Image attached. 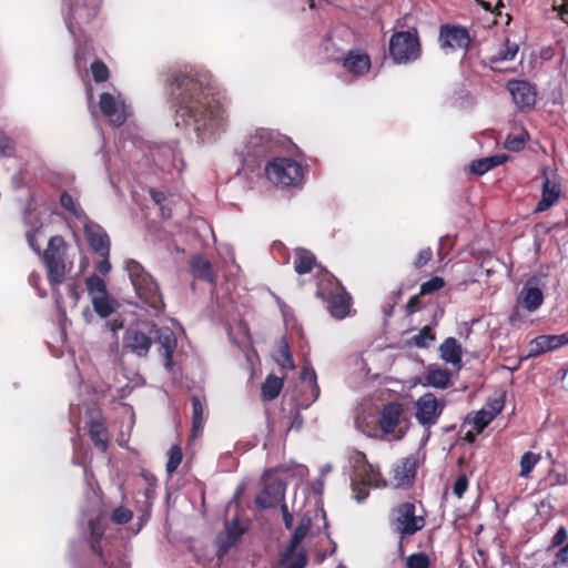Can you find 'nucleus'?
Instances as JSON below:
<instances>
[{"label": "nucleus", "instance_id": "nucleus-1", "mask_svg": "<svg viewBox=\"0 0 568 568\" xmlns=\"http://www.w3.org/2000/svg\"><path fill=\"white\" fill-rule=\"evenodd\" d=\"M169 101L175 125L192 129L201 142L226 123V110L209 72L195 69L173 72L169 79Z\"/></svg>", "mask_w": 568, "mask_h": 568}, {"label": "nucleus", "instance_id": "nucleus-2", "mask_svg": "<svg viewBox=\"0 0 568 568\" xmlns=\"http://www.w3.org/2000/svg\"><path fill=\"white\" fill-rule=\"evenodd\" d=\"M285 493V481L276 477L266 478L254 497V505L258 511L276 509L280 506L284 527L291 532H324L328 529L326 513L322 507L307 501L297 505L296 500L288 507Z\"/></svg>", "mask_w": 568, "mask_h": 568}, {"label": "nucleus", "instance_id": "nucleus-3", "mask_svg": "<svg viewBox=\"0 0 568 568\" xmlns=\"http://www.w3.org/2000/svg\"><path fill=\"white\" fill-rule=\"evenodd\" d=\"M88 544L94 556L90 568H130L125 542L118 535H89Z\"/></svg>", "mask_w": 568, "mask_h": 568}, {"label": "nucleus", "instance_id": "nucleus-4", "mask_svg": "<svg viewBox=\"0 0 568 568\" xmlns=\"http://www.w3.org/2000/svg\"><path fill=\"white\" fill-rule=\"evenodd\" d=\"M125 270L139 300L155 314L163 312L165 304L154 277L135 260H128Z\"/></svg>", "mask_w": 568, "mask_h": 568}, {"label": "nucleus", "instance_id": "nucleus-5", "mask_svg": "<svg viewBox=\"0 0 568 568\" xmlns=\"http://www.w3.org/2000/svg\"><path fill=\"white\" fill-rule=\"evenodd\" d=\"M323 281H326L329 290L328 292L320 287L316 296L327 303V311L336 320H344L351 314L352 296L342 285V283L331 273L323 274Z\"/></svg>", "mask_w": 568, "mask_h": 568}, {"label": "nucleus", "instance_id": "nucleus-6", "mask_svg": "<svg viewBox=\"0 0 568 568\" xmlns=\"http://www.w3.org/2000/svg\"><path fill=\"white\" fill-rule=\"evenodd\" d=\"M68 244L61 235L51 236L47 248L40 254L47 268L48 282L52 288L58 287L65 277V254Z\"/></svg>", "mask_w": 568, "mask_h": 568}, {"label": "nucleus", "instance_id": "nucleus-7", "mask_svg": "<svg viewBox=\"0 0 568 568\" xmlns=\"http://www.w3.org/2000/svg\"><path fill=\"white\" fill-rule=\"evenodd\" d=\"M425 517L422 504L405 501L393 508L390 525L396 532H417L425 527Z\"/></svg>", "mask_w": 568, "mask_h": 568}, {"label": "nucleus", "instance_id": "nucleus-8", "mask_svg": "<svg viewBox=\"0 0 568 568\" xmlns=\"http://www.w3.org/2000/svg\"><path fill=\"white\" fill-rule=\"evenodd\" d=\"M389 54L398 64L418 60L422 55V45L417 30L396 31L389 39Z\"/></svg>", "mask_w": 568, "mask_h": 568}, {"label": "nucleus", "instance_id": "nucleus-9", "mask_svg": "<svg viewBox=\"0 0 568 568\" xmlns=\"http://www.w3.org/2000/svg\"><path fill=\"white\" fill-rule=\"evenodd\" d=\"M266 178L276 185L292 186L303 179L300 163L288 158H275L265 166Z\"/></svg>", "mask_w": 568, "mask_h": 568}, {"label": "nucleus", "instance_id": "nucleus-10", "mask_svg": "<svg viewBox=\"0 0 568 568\" xmlns=\"http://www.w3.org/2000/svg\"><path fill=\"white\" fill-rule=\"evenodd\" d=\"M245 485L236 487L233 497L227 503L224 514V532H248L250 518L247 510L242 507L241 498L244 494Z\"/></svg>", "mask_w": 568, "mask_h": 568}, {"label": "nucleus", "instance_id": "nucleus-11", "mask_svg": "<svg viewBox=\"0 0 568 568\" xmlns=\"http://www.w3.org/2000/svg\"><path fill=\"white\" fill-rule=\"evenodd\" d=\"M541 175V197L535 207L536 213L545 212L554 206L561 195L560 176L556 169L544 165L540 170Z\"/></svg>", "mask_w": 568, "mask_h": 568}, {"label": "nucleus", "instance_id": "nucleus-12", "mask_svg": "<svg viewBox=\"0 0 568 568\" xmlns=\"http://www.w3.org/2000/svg\"><path fill=\"white\" fill-rule=\"evenodd\" d=\"M445 406V400H438L433 393H425L415 402V418L428 429L437 424Z\"/></svg>", "mask_w": 568, "mask_h": 568}, {"label": "nucleus", "instance_id": "nucleus-13", "mask_svg": "<svg viewBox=\"0 0 568 568\" xmlns=\"http://www.w3.org/2000/svg\"><path fill=\"white\" fill-rule=\"evenodd\" d=\"M439 48L446 53L457 50L467 51L470 44V36L467 28L457 24H443L438 36Z\"/></svg>", "mask_w": 568, "mask_h": 568}, {"label": "nucleus", "instance_id": "nucleus-14", "mask_svg": "<svg viewBox=\"0 0 568 568\" xmlns=\"http://www.w3.org/2000/svg\"><path fill=\"white\" fill-rule=\"evenodd\" d=\"M353 473L354 477L361 481L369 485L373 488H387L388 481L382 476L381 471L368 463L366 455L362 452H356L353 457Z\"/></svg>", "mask_w": 568, "mask_h": 568}, {"label": "nucleus", "instance_id": "nucleus-15", "mask_svg": "<svg viewBox=\"0 0 568 568\" xmlns=\"http://www.w3.org/2000/svg\"><path fill=\"white\" fill-rule=\"evenodd\" d=\"M418 466V458L416 455H409L400 459L393 467V477L388 485L395 489H408L413 487Z\"/></svg>", "mask_w": 568, "mask_h": 568}, {"label": "nucleus", "instance_id": "nucleus-16", "mask_svg": "<svg viewBox=\"0 0 568 568\" xmlns=\"http://www.w3.org/2000/svg\"><path fill=\"white\" fill-rule=\"evenodd\" d=\"M109 511L101 500L90 501L81 509L80 521L89 532H104L109 528Z\"/></svg>", "mask_w": 568, "mask_h": 568}, {"label": "nucleus", "instance_id": "nucleus-17", "mask_svg": "<svg viewBox=\"0 0 568 568\" xmlns=\"http://www.w3.org/2000/svg\"><path fill=\"white\" fill-rule=\"evenodd\" d=\"M306 535H292L290 544L281 552L278 564L282 568H305L307 551L302 541Z\"/></svg>", "mask_w": 568, "mask_h": 568}, {"label": "nucleus", "instance_id": "nucleus-18", "mask_svg": "<svg viewBox=\"0 0 568 568\" xmlns=\"http://www.w3.org/2000/svg\"><path fill=\"white\" fill-rule=\"evenodd\" d=\"M513 101L520 111L531 110L536 104V88L525 80H509L506 84Z\"/></svg>", "mask_w": 568, "mask_h": 568}, {"label": "nucleus", "instance_id": "nucleus-19", "mask_svg": "<svg viewBox=\"0 0 568 568\" xmlns=\"http://www.w3.org/2000/svg\"><path fill=\"white\" fill-rule=\"evenodd\" d=\"M83 231L90 248L98 255H110V237L105 230L98 223L88 220Z\"/></svg>", "mask_w": 568, "mask_h": 568}, {"label": "nucleus", "instance_id": "nucleus-20", "mask_svg": "<svg viewBox=\"0 0 568 568\" xmlns=\"http://www.w3.org/2000/svg\"><path fill=\"white\" fill-rule=\"evenodd\" d=\"M276 145L275 134L270 129H256L246 144L247 152L254 156H265Z\"/></svg>", "mask_w": 568, "mask_h": 568}, {"label": "nucleus", "instance_id": "nucleus-21", "mask_svg": "<svg viewBox=\"0 0 568 568\" xmlns=\"http://www.w3.org/2000/svg\"><path fill=\"white\" fill-rule=\"evenodd\" d=\"M89 436L94 446L105 453L109 447V432L105 426L102 412L100 409H92L90 412V420L88 422Z\"/></svg>", "mask_w": 568, "mask_h": 568}, {"label": "nucleus", "instance_id": "nucleus-22", "mask_svg": "<svg viewBox=\"0 0 568 568\" xmlns=\"http://www.w3.org/2000/svg\"><path fill=\"white\" fill-rule=\"evenodd\" d=\"M124 347L139 357H145L153 344V337L136 329L128 328L123 336Z\"/></svg>", "mask_w": 568, "mask_h": 568}, {"label": "nucleus", "instance_id": "nucleus-23", "mask_svg": "<svg viewBox=\"0 0 568 568\" xmlns=\"http://www.w3.org/2000/svg\"><path fill=\"white\" fill-rule=\"evenodd\" d=\"M154 333L155 341L160 346V352H162L164 357V366L168 371H171L173 368V355L178 346L176 336L174 332L166 326L154 329Z\"/></svg>", "mask_w": 568, "mask_h": 568}, {"label": "nucleus", "instance_id": "nucleus-24", "mask_svg": "<svg viewBox=\"0 0 568 568\" xmlns=\"http://www.w3.org/2000/svg\"><path fill=\"white\" fill-rule=\"evenodd\" d=\"M539 278L531 276L524 285L518 302L529 312L537 311L544 303V293L538 287Z\"/></svg>", "mask_w": 568, "mask_h": 568}, {"label": "nucleus", "instance_id": "nucleus-25", "mask_svg": "<svg viewBox=\"0 0 568 568\" xmlns=\"http://www.w3.org/2000/svg\"><path fill=\"white\" fill-rule=\"evenodd\" d=\"M403 414L404 407L398 402H390L384 405L378 417V425L382 432L385 435L393 434L399 425Z\"/></svg>", "mask_w": 568, "mask_h": 568}, {"label": "nucleus", "instance_id": "nucleus-26", "mask_svg": "<svg viewBox=\"0 0 568 568\" xmlns=\"http://www.w3.org/2000/svg\"><path fill=\"white\" fill-rule=\"evenodd\" d=\"M342 65L353 75L361 77L371 70V58L358 49L349 50L344 57Z\"/></svg>", "mask_w": 568, "mask_h": 568}, {"label": "nucleus", "instance_id": "nucleus-27", "mask_svg": "<svg viewBox=\"0 0 568 568\" xmlns=\"http://www.w3.org/2000/svg\"><path fill=\"white\" fill-rule=\"evenodd\" d=\"M452 377L453 374L449 369L429 365L426 368V373L420 384L424 387L432 386L434 388L446 389L453 385Z\"/></svg>", "mask_w": 568, "mask_h": 568}, {"label": "nucleus", "instance_id": "nucleus-28", "mask_svg": "<svg viewBox=\"0 0 568 568\" xmlns=\"http://www.w3.org/2000/svg\"><path fill=\"white\" fill-rule=\"evenodd\" d=\"M190 271L194 278L205 281L213 286L216 284L215 272L211 262L201 254L192 256L190 261Z\"/></svg>", "mask_w": 568, "mask_h": 568}, {"label": "nucleus", "instance_id": "nucleus-29", "mask_svg": "<svg viewBox=\"0 0 568 568\" xmlns=\"http://www.w3.org/2000/svg\"><path fill=\"white\" fill-rule=\"evenodd\" d=\"M440 357L446 363L452 364L457 369L463 366L462 357L463 351L462 345L455 337H447L439 346Z\"/></svg>", "mask_w": 568, "mask_h": 568}, {"label": "nucleus", "instance_id": "nucleus-30", "mask_svg": "<svg viewBox=\"0 0 568 568\" xmlns=\"http://www.w3.org/2000/svg\"><path fill=\"white\" fill-rule=\"evenodd\" d=\"M300 379L305 383L308 395L305 398V407H308L320 396V386L317 384L316 372L311 365H305L300 374Z\"/></svg>", "mask_w": 568, "mask_h": 568}, {"label": "nucleus", "instance_id": "nucleus-31", "mask_svg": "<svg viewBox=\"0 0 568 568\" xmlns=\"http://www.w3.org/2000/svg\"><path fill=\"white\" fill-rule=\"evenodd\" d=\"M99 108L104 116L112 119L118 125H122L124 123L125 118L118 112L116 100L111 93H101Z\"/></svg>", "mask_w": 568, "mask_h": 568}, {"label": "nucleus", "instance_id": "nucleus-32", "mask_svg": "<svg viewBox=\"0 0 568 568\" xmlns=\"http://www.w3.org/2000/svg\"><path fill=\"white\" fill-rule=\"evenodd\" d=\"M518 44L511 42L508 38L505 39L504 43L499 47L495 54L489 57V63L491 69L497 70V64L504 61H511L518 53Z\"/></svg>", "mask_w": 568, "mask_h": 568}, {"label": "nucleus", "instance_id": "nucleus-33", "mask_svg": "<svg viewBox=\"0 0 568 568\" xmlns=\"http://www.w3.org/2000/svg\"><path fill=\"white\" fill-rule=\"evenodd\" d=\"M316 265V256L308 250L298 248L295 252L294 270L297 274L310 273Z\"/></svg>", "mask_w": 568, "mask_h": 568}, {"label": "nucleus", "instance_id": "nucleus-34", "mask_svg": "<svg viewBox=\"0 0 568 568\" xmlns=\"http://www.w3.org/2000/svg\"><path fill=\"white\" fill-rule=\"evenodd\" d=\"M506 160V155H493L474 160L470 163V172L475 175H483L491 169L503 164Z\"/></svg>", "mask_w": 568, "mask_h": 568}, {"label": "nucleus", "instance_id": "nucleus-35", "mask_svg": "<svg viewBox=\"0 0 568 568\" xmlns=\"http://www.w3.org/2000/svg\"><path fill=\"white\" fill-rule=\"evenodd\" d=\"M556 351L552 335H539L530 341L528 357H537L544 353Z\"/></svg>", "mask_w": 568, "mask_h": 568}, {"label": "nucleus", "instance_id": "nucleus-36", "mask_svg": "<svg viewBox=\"0 0 568 568\" xmlns=\"http://www.w3.org/2000/svg\"><path fill=\"white\" fill-rule=\"evenodd\" d=\"M109 524L124 526L134 518L133 510L125 504H121L109 511Z\"/></svg>", "mask_w": 568, "mask_h": 568}, {"label": "nucleus", "instance_id": "nucleus-37", "mask_svg": "<svg viewBox=\"0 0 568 568\" xmlns=\"http://www.w3.org/2000/svg\"><path fill=\"white\" fill-rule=\"evenodd\" d=\"M283 388V379L275 376L268 375L265 382L262 384V397L265 400L275 399Z\"/></svg>", "mask_w": 568, "mask_h": 568}, {"label": "nucleus", "instance_id": "nucleus-38", "mask_svg": "<svg viewBox=\"0 0 568 568\" xmlns=\"http://www.w3.org/2000/svg\"><path fill=\"white\" fill-rule=\"evenodd\" d=\"M192 403V435L195 437L202 432L204 425V407L201 399L196 395L191 396Z\"/></svg>", "mask_w": 568, "mask_h": 568}, {"label": "nucleus", "instance_id": "nucleus-39", "mask_svg": "<svg viewBox=\"0 0 568 568\" xmlns=\"http://www.w3.org/2000/svg\"><path fill=\"white\" fill-rule=\"evenodd\" d=\"M241 536L242 535H217L214 544L219 560H222L229 550L237 544Z\"/></svg>", "mask_w": 568, "mask_h": 568}, {"label": "nucleus", "instance_id": "nucleus-40", "mask_svg": "<svg viewBox=\"0 0 568 568\" xmlns=\"http://www.w3.org/2000/svg\"><path fill=\"white\" fill-rule=\"evenodd\" d=\"M92 305L94 312L103 318L110 316L113 312V306L108 297V293L92 296Z\"/></svg>", "mask_w": 568, "mask_h": 568}, {"label": "nucleus", "instance_id": "nucleus-41", "mask_svg": "<svg viewBox=\"0 0 568 568\" xmlns=\"http://www.w3.org/2000/svg\"><path fill=\"white\" fill-rule=\"evenodd\" d=\"M539 460H540L539 454H535L532 452H526L520 458L519 476L525 477V478L529 477V474L532 471V469L535 468V466L538 464Z\"/></svg>", "mask_w": 568, "mask_h": 568}, {"label": "nucleus", "instance_id": "nucleus-42", "mask_svg": "<svg viewBox=\"0 0 568 568\" xmlns=\"http://www.w3.org/2000/svg\"><path fill=\"white\" fill-rule=\"evenodd\" d=\"M276 361L284 369L295 368L290 346L285 339H283L278 346Z\"/></svg>", "mask_w": 568, "mask_h": 568}, {"label": "nucleus", "instance_id": "nucleus-43", "mask_svg": "<svg viewBox=\"0 0 568 568\" xmlns=\"http://www.w3.org/2000/svg\"><path fill=\"white\" fill-rule=\"evenodd\" d=\"M436 335L430 326H424L418 334L412 337V343L419 348L428 347L435 341Z\"/></svg>", "mask_w": 568, "mask_h": 568}, {"label": "nucleus", "instance_id": "nucleus-44", "mask_svg": "<svg viewBox=\"0 0 568 568\" xmlns=\"http://www.w3.org/2000/svg\"><path fill=\"white\" fill-rule=\"evenodd\" d=\"M93 80L97 83H102L109 80L110 70L108 65L101 60H94L90 67Z\"/></svg>", "mask_w": 568, "mask_h": 568}, {"label": "nucleus", "instance_id": "nucleus-45", "mask_svg": "<svg viewBox=\"0 0 568 568\" xmlns=\"http://www.w3.org/2000/svg\"><path fill=\"white\" fill-rule=\"evenodd\" d=\"M169 459L166 463V471L168 474L172 475L176 469L179 468L180 464L182 463L183 454L182 449L178 445H173L169 450Z\"/></svg>", "mask_w": 568, "mask_h": 568}, {"label": "nucleus", "instance_id": "nucleus-46", "mask_svg": "<svg viewBox=\"0 0 568 568\" xmlns=\"http://www.w3.org/2000/svg\"><path fill=\"white\" fill-rule=\"evenodd\" d=\"M85 284H87V290H88L89 294L92 296L103 295V294L108 293L104 281L95 274L89 276L85 280Z\"/></svg>", "mask_w": 568, "mask_h": 568}, {"label": "nucleus", "instance_id": "nucleus-47", "mask_svg": "<svg viewBox=\"0 0 568 568\" xmlns=\"http://www.w3.org/2000/svg\"><path fill=\"white\" fill-rule=\"evenodd\" d=\"M494 417L486 409H480L473 418V427L476 434H480L491 422Z\"/></svg>", "mask_w": 568, "mask_h": 568}, {"label": "nucleus", "instance_id": "nucleus-48", "mask_svg": "<svg viewBox=\"0 0 568 568\" xmlns=\"http://www.w3.org/2000/svg\"><path fill=\"white\" fill-rule=\"evenodd\" d=\"M445 286V281L440 276H434L430 280L422 283L419 287V295H428L442 290Z\"/></svg>", "mask_w": 568, "mask_h": 568}, {"label": "nucleus", "instance_id": "nucleus-49", "mask_svg": "<svg viewBox=\"0 0 568 568\" xmlns=\"http://www.w3.org/2000/svg\"><path fill=\"white\" fill-rule=\"evenodd\" d=\"M429 557L425 552L412 554L406 558V568H429Z\"/></svg>", "mask_w": 568, "mask_h": 568}, {"label": "nucleus", "instance_id": "nucleus-50", "mask_svg": "<svg viewBox=\"0 0 568 568\" xmlns=\"http://www.w3.org/2000/svg\"><path fill=\"white\" fill-rule=\"evenodd\" d=\"M369 485H366L365 483L361 481L356 477L353 476L352 478V490L354 493V497L358 503L364 501L368 495H369Z\"/></svg>", "mask_w": 568, "mask_h": 568}, {"label": "nucleus", "instance_id": "nucleus-51", "mask_svg": "<svg viewBox=\"0 0 568 568\" xmlns=\"http://www.w3.org/2000/svg\"><path fill=\"white\" fill-rule=\"evenodd\" d=\"M504 406H505V394L503 393L499 396L489 398L487 400L486 407L488 409H486V410L490 415H493V417L495 418L504 409Z\"/></svg>", "mask_w": 568, "mask_h": 568}, {"label": "nucleus", "instance_id": "nucleus-52", "mask_svg": "<svg viewBox=\"0 0 568 568\" xmlns=\"http://www.w3.org/2000/svg\"><path fill=\"white\" fill-rule=\"evenodd\" d=\"M60 204L63 209H65L67 211H69L71 214H73L74 216L79 217L80 216V213H79V209L78 206L75 205L74 203V200L72 197L71 194H69L68 191H63L61 196H60Z\"/></svg>", "mask_w": 568, "mask_h": 568}, {"label": "nucleus", "instance_id": "nucleus-53", "mask_svg": "<svg viewBox=\"0 0 568 568\" xmlns=\"http://www.w3.org/2000/svg\"><path fill=\"white\" fill-rule=\"evenodd\" d=\"M433 258V251L427 247V248H423L418 252L416 258L414 260L413 262V265L415 268H422L424 267L425 265L428 264V262Z\"/></svg>", "mask_w": 568, "mask_h": 568}, {"label": "nucleus", "instance_id": "nucleus-54", "mask_svg": "<svg viewBox=\"0 0 568 568\" xmlns=\"http://www.w3.org/2000/svg\"><path fill=\"white\" fill-rule=\"evenodd\" d=\"M14 151L13 141L0 131V156H10Z\"/></svg>", "mask_w": 568, "mask_h": 568}, {"label": "nucleus", "instance_id": "nucleus-55", "mask_svg": "<svg viewBox=\"0 0 568 568\" xmlns=\"http://www.w3.org/2000/svg\"><path fill=\"white\" fill-rule=\"evenodd\" d=\"M468 488V479L465 474H460L454 485H453V493L456 497L462 498L465 494V491Z\"/></svg>", "mask_w": 568, "mask_h": 568}, {"label": "nucleus", "instance_id": "nucleus-56", "mask_svg": "<svg viewBox=\"0 0 568 568\" xmlns=\"http://www.w3.org/2000/svg\"><path fill=\"white\" fill-rule=\"evenodd\" d=\"M552 8L560 19L568 24V0H552Z\"/></svg>", "mask_w": 568, "mask_h": 568}, {"label": "nucleus", "instance_id": "nucleus-57", "mask_svg": "<svg viewBox=\"0 0 568 568\" xmlns=\"http://www.w3.org/2000/svg\"><path fill=\"white\" fill-rule=\"evenodd\" d=\"M525 139L521 136L508 135L505 141V146L510 151H519L525 146Z\"/></svg>", "mask_w": 568, "mask_h": 568}, {"label": "nucleus", "instance_id": "nucleus-58", "mask_svg": "<svg viewBox=\"0 0 568 568\" xmlns=\"http://www.w3.org/2000/svg\"><path fill=\"white\" fill-rule=\"evenodd\" d=\"M38 231H39V229L28 231L26 234V237H27V242H28L29 246L32 248V251H34L38 255H40L42 253V251L40 248V245L37 242Z\"/></svg>", "mask_w": 568, "mask_h": 568}, {"label": "nucleus", "instance_id": "nucleus-59", "mask_svg": "<svg viewBox=\"0 0 568 568\" xmlns=\"http://www.w3.org/2000/svg\"><path fill=\"white\" fill-rule=\"evenodd\" d=\"M405 308H406V313L409 314V315L416 313L417 311H419L422 308V301H420L419 295L412 296L408 300Z\"/></svg>", "mask_w": 568, "mask_h": 568}, {"label": "nucleus", "instance_id": "nucleus-60", "mask_svg": "<svg viewBox=\"0 0 568 568\" xmlns=\"http://www.w3.org/2000/svg\"><path fill=\"white\" fill-rule=\"evenodd\" d=\"M101 261L95 265V268L102 275H106L111 271V263L109 261L110 255H99Z\"/></svg>", "mask_w": 568, "mask_h": 568}, {"label": "nucleus", "instance_id": "nucleus-61", "mask_svg": "<svg viewBox=\"0 0 568 568\" xmlns=\"http://www.w3.org/2000/svg\"><path fill=\"white\" fill-rule=\"evenodd\" d=\"M477 2L487 11H491V12H496L497 16H500L501 12H500V8L504 7V2L503 0H498L495 8L493 9L491 7V3L490 2H487V1H484V0H477Z\"/></svg>", "mask_w": 568, "mask_h": 568}, {"label": "nucleus", "instance_id": "nucleus-62", "mask_svg": "<svg viewBox=\"0 0 568 568\" xmlns=\"http://www.w3.org/2000/svg\"><path fill=\"white\" fill-rule=\"evenodd\" d=\"M556 564L568 566V544L557 552Z\"/></svg>", "mask_w": 568, "mask_h": 568}, {"label": "nucleus", "instance_id": "nucleus-63", "mask_svg": "<svg viewBox=\"0 0 568 568\" xmlns=\"http://www.w3.org/2000/svg\"><path fill=\"white\" fill-rule=\"evenodd\" d=\"M552 338L556 349L566 346L568 345V331L559 335H552Z\"/></svg>", "mask_w": 568, "mask_h": 568}, {"label": "nucleus", "instance_id": "nucleus-64", "mask_svg": "<svg viewBox=\"0 0 568 568\" xmlns=\"http://www.w3.org/2000/svg\"><path fill=\"white\" fill-rule=\"evenodd\" d=\"M150 196L153 200V202L159 206L163 205V202L166 200V196L163 192L153 189L150 190Z\"/></svg>", "mask_w": 568, "mask_h": 568}]
</instances>
